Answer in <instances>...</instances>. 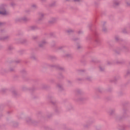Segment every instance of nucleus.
Wrapping results in <instances>:
<instances>
[{
	"mask_svg": "<svg viewBox=\"0 0 130 130\" xmlns=\"http://www.w3.org/2000/svg\"><path fill=\"white\" fill-rule=\"evenodd\" d=\"M7 14H8V12H7L6 11V10H5V9H4V8L1 9L0 14H1V15H7Z\"/></svg>",
	"mask_w": 130,
	"mask_h": 130,
	"instance_id": "nucleus-1",
	"label": "nucleus"
},
{
	"mask_svg": "<svg viewBox=\"0 0 130 130\" xmlns=\"http://www.w3.org/2000/svg\"><path fill=\"white\" fill-rule=\"evenodd\" d=\"M80 0H74V2H79Z\"/></svg>",
	"mask_w": 130,
	"mask_h": 130,
	"instance_id": "nucleus-2",
	"label": "nucleus"
}]
</instances>
